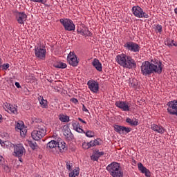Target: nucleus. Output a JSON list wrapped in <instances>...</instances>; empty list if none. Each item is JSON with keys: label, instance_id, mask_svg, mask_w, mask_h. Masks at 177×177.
I'll list each match as a JSON object with an SVG mask.
<instances>
[{"label": "nucleus", "instance_id": "1", "mask_svg": "<svg viewBox=\"0 0 177 177\" xmlns=\"http://www.w3.org/2000/svg\"><path fill=\"white\" fill-rule=\"evenodd\" d=\"M141 74L145 77L151 74H161L162 73V63L161 62H151L145 61L140 66Z\"/></svg>", "mask_w": 177, "mask_h": 177}, {"label": "nucleus", "instance_id": "2", "mask_svg": "<svg viewBox=\"0 0 177 177\" xmlns=\"http://www.w3.org/2000/svg\"><path fill=\"white\" fill-rule=\"evenodd\" d=\"M115 60L123 68H129V70L136 68V61L131 55L121 53L116 55Z\"/></svg>", "mask_w": 177, "mask_h": 177}, {"label": "nucleus", "instance_id": "3", "mask_svg": "<svg viewBox=\"0 0 177 177\" xmlns=\"http://www.w3.org/2000/svg\"><path fill=\"white\" fill-rule=\"evenodd\" d=\"M106 171L110 174L112 177H123L124 172L121 170L120 163L113 162L106 167Z\"/></svg>", "mask_w": 177, "mask_h": 177}, {"label": "nucleus", "instance_id": "4", "mask_svg": "<svg viewBox=\"0 0 177 177\" xmlns=\"http://www.w3.org/2000/svg\"><path fill=\"white\" fill-rule=\"evenodd\" d=\"M59 22L63 26L65 31H75V24L70 19H60Z\"/></svg>", "mask_w": 177, "mask_h": 177}, {"label": "nucleus", "instance_id": "5", "mask_svg": "<svg viewBox=\"0 0 177 177\" xmlns=\"http://www.w3.org/2000/svg\"><path fill=\"white\" fill-rule=\"evenodd\" d=\"M132 13L138 19H149V16L147 13L143 11V9L139 6L132 7Z\"/></svg>", "mask_w": 177, "mask_h": 177}, {"label": "nucleus", "instance_id": "6", "mask_svg": "<svg viewBox=\"0 0 177 177\" xmlns=\"http://www.w3.org/2000/svg\"><path fill=\"white\" fill-rule=\"evenodd\" d=\"M124 48L129 52L138 53L140 50V46L133 41H127L124 44Z\"/></svg>", "mask_w": 177, "mask_h": 177}, {"label": "nucleus", "instance_id": "7", "mask_svg": "<svg viewBox=\"0 0 177 177\" xmlns=\"http://www.w3.org/2000/svg\"><path fill=\"white\" fill-rule=\"evenodd\" d=\"M45 135H46V130L42 128L34 130L31 133V136L34 140H41Z\"/></svg>", "mask_w": 177, "mask_h": 177}, {"label": "nucleus", "instance_id": "8", "mask_svg": "<svg viewBox=\"0 0 177 177\" xmlns=\"http://www.w3.org/2000/svg\"><path fill=\"white\" fill-rule=\"evenodd\" d=\"M35 55L38 59L45 60L46 56V48L41 46H35Z\"/></svg>", "mask_w": 177, "mask_h": 177}, {"label": "nucleus", "instance_id": "9", "mask_svg": "<svg viewBox=\"0 0 177 177\" xmlns=\"http://www.w3.org/2000/svg\"><path fill=\"white\" fill-rule=\"evenodd\" d=\"M87 86L88 89L93 93H97V92H99V82L94 80H90L87 82Z\"/></svg>", "mask_w": 177, "mask_h": 177}, {"label": "nucleus", "instance_id": "10", "mask_svg": "<svg viewBox=\"0 0 177 177\" xmlns=\"http://www.w3.org/2000/svg\"><path fill=\"white\" fill-rule=\"evenodd\" d=\"M24 151H26V149L21 144H17L14 145V152L13 156L15 157H23V154H24Z\"/></svg>", "mask_w": 177, "mask_h": 177}, {"label": "nucleus", "instance_id": "11", "mask_svg": "<svg viewBox=\"0 0 177 177\" xmlns=\"http://www.w3.org/2000/svg\"><path fill=\"white\" fill-rule=\"evenodd\" d=\"M167 106H168L167 112L169 113V114H170L171 115H174V114H176L177 100L169 101L167 104Z\"/></svg>", "mask_w": 177, "mask_h": 177}, {"label": "nucleus", "instance_id": "12", "mask_svg": "<svg viewBox=\"0 0 177 177\" xmlns=\"http://www.w3.org/2000/svg\"><path fill=\"white\" fill-rule=\"evenodd\" d=\"M67 61L71 66L73 67H77L78 66V59H77V55L74 52H71L67 57Z\"/></svg>", "mask_w": 177, "mask_h": 177}, {"label": "nucleus", "instance_id": "13", "mask_svg": "<svg viewBox=\"0 0 177 177\" xmlns=\"http://www.w3.org/2000/svg\"><path fill=\"white\" fill-rule=\"evenodd\" d=\"M3 107L6 111L10 114H17V106L12 105L8 102L3 104Z\"/></svg>", "mask_w": 177, "mask_h": 177}, {"label": "nucleus", "instance_id": "14", "mask_svg": "<svg viewBox=\"0 0 177 177\" xmlns=\"http://www.w3.org/2000/svg\"><path fill=\"white\" fill-rule=\"evenodd\" d=\"M15 19L19 24H24V21L27 20V15L24 12L17 11L15 12Z\"/></svg>", "mask_w": 177, "mask_h": 177}, {"label": "nucleus", "instance_id": "15", "mask_svg": "<svg viewBox=\"0 0 177 177\" xmlns=\"http://www.w3.org/2000/svg\"><path fill=\"white\" fill-rule=\"evenodd\" d=\"M116 107L122 110V111H129V105L124 101H117L115 104Z\"/></svg>", "mask_w": 177, "mask_h": 177}, {"label": "nucleus", "instance_id": "16", "mask_svg": "<svg viewBox=\"0 0 177 177\" xmlns=\"http://www.w3.org/2000/svg\"><path fill=\"white\" fill-rule=\"evenodd\" d=\"M138 170L140 171L141 174H145V176H151V173L150 172V170L146 168V167L143 166V164H142V162L138 163Z\"/></svg>", "mask_w": 177, "mask_h": 177}, {"label": "nucleus", "instance_id": "17", "mask_svg": "<svg viewBox=\"0 0 177 177\" xmlns=\"http://www.w3.org/2000/svg\"><path fill=\"white\" fill-rule=\"evenodd\" d=\"M63 133L66 140H71L74 138V135H73V133H71V130L68 127L64 128Z\"/></svg>", "mask_w": 177, "mask_h": 177}, {"label": "nucleus", "instance_id": "18", "mask_svg": "<svg viewBox=\"0 0 177 177\" xmlns=\"http://www.w3.org/2000/svg\"><path fill=\"white\" fill-rule=\"evenodd\" d=\"M73 129L78 132V133H85V131L82 129V127L80 125V122L77 121H73L72 122Z\"/></svg>", "mask_w": 177, "mask_h": 177}, {"label": "nucleus", "instance_id": "19", "mask_svg": "<svg viewBox=\"0 0 177 177\" xmlns=\"http://www.w3.org/2000/svg\"><path fill=\"white\" fill-rule=\"evenodd\" d=\"M102 156H104V152L100 151L99 149H97L93 152V155L91 156V158L93 161H99V158H100Z\"/></svg>", "mask_w": 177, "mask_h": 177}, {"label": "nucleus", "instance_id": "20", "mask_svg": "<svg viewBox=\"0 0 177 177\" xmlns=\"http://www.w3.org/2000/svg\"><path fill=\"white\" fill-rule=\"evenodd\" d=\"M151 129L154 131V132H157L158 133H164V132H165V129H164L162 126L157 125L156 124H152L151 125Z\"/></svg>", "mask_w": 177, "mask_h": 177}, {"label": "nucleus", "instance_id": "21", "mask_svg": "<svg viewBox=\"0 0 177 177\" xmlns=\"http://www.w3.org/2000/svg\"><path fill=\"white\" fill-rule=\"evenodd\" d=\"M92 66L95 67V68L97 70V71H99L100 73L102 71L103 66H102V63L99 59L95 58L93 61L92 62Z\"/></svg>", "mask_w": 177, "mask_h": 177}, {"label": "nucleus", "instance_id": "22", "mask_svg": "<svg viewBox=\"0 0 177 177\" xmlns=\"http://www.w3.org/2000/svg\"><path fill=\"white\" fill-rule=\"evenodd\" d=\"M126 122L131 125V127H138L139 125V120L136 118L131 119V118H126Z\"/></svg>", "mask_w": 177, "mask_h": 177}, {"label": "nucleus", "instance_id": "23", "mask_svg": "<svg viewBox=\"0 0 177 177\" xmlns=\"http://www.w3.org/2000/svg\"><path fill=\"white\" fill-rule=\"evenodd\" d=\"M77 32L81 35H85L86 37H92V32L89 31L87 27H83L80 30H77Z\"/></svg>", "mask_w": 177, "mask_h": 177}, {"label": "nucleus", "instance_id": "24", "mask_svg": "<svg viewBox=\"0 0 177 177\" xmlns=\"http://www.w3.org/2000/svg\"><path fill=\"white\" fill-rule=\"evenodd\" d=\"M57 149L59 150V153H64L67 150V146L66 145V142H60L57 144Z\"/></svg>", "mask_w": 177, "mask_h": 177}, {"label": "nucleus", "instance_id": "25", "mask_svg": "<svg viewBox=\"0 0 177 177\" xmlns=\"http://www.w3.org/2000/svg\"><path fill=\"white\" fill-rule=\"evenodd\" d=\"M38 100L42 109H48V100L44 99V97L41 95L38 97Z\"/></svg>", "mask_w": 177, "mask_h": 177}, {"label": "nucleus", "instance_id": "26", "mask_svg": "<svg viewBox=\"0 0 177 177\" xmlns=\"http://www.w3.org/2000/svg\"><path fill=\"white\" fill-rule=\"evenodd\" d=\"M58 118L61 122H70V117L66 114H59Z\"/></svg>", "mask_w": 177, "mask_h": 177}, {"label": "nucleus", "instance_id": "27", "mask_svg": "<svg viewBox=\"0 0 177 177\" xmlns=\"http://www.w3.org/2000/svg\"><path fill=\"white\" fill-rule=\"evenodd\" d=\"M165 45H166L169 48H172V46H177V42H175V40H172L171 39H167L165 41Z\"/></svg>", "mask_w": 177, "mask_h": 177}, {"label": "nucleus", "instance_id": "28", "mask_svg": "<svg viewBox=\"0 0 177 177\" xmlns=\"http://www.w3.org/2000/svg\"><path fill=\"white\" fill-rule=\"evenodd\" d=\"M57 142L55 140L50 141L47 144V149H57Z\"/></svg>", "mask_w": 177, "mask_h": 177}, {"label": "nucleus", "instance_id": "29", "mask_svg": "<svg viewBox=\"0 0 177 177\" xmlns=\"http://www.w3.org/2000/svg\"><path fill=\"white\" fill-rule=\"evenodd\" d=\"M113 128L114 131H115V132H117L118 133H120V135L124 134V126L115 124Z\"/></svg>", "mask_w": 177, "mask_h": 177}, {"label": "nucleus", "instance_id": "30", "mask_svg": "<svg viewBox=\"0 0 177 177\" xmlns=\"http://www.w3.org/2000/svg\"><path fill=\"white\" fill-rule=\"evenodd\" d=\"M53 66L55 68H66L67 67V64L62 62L55 63Z\"/></svg>", "mask_w": 177, "mask_h": 177}, {"label": "nucleus", "instance_id": "31", "mask_svg": "<svg viewBox=\"0 0 177 177\" xmlns=\"http://www.w3.org/2000/svg\"><path fill=\"white\" fill-rule=\"evenodd\" d=\"M80 175V167H75L73 171L69 173V177H75Z\"/></svg>", "mask_w": 177, "mask_h": 177}, {"label": "nucleus", "instance_id": "32", "mask_svg": "<svg viewBox=\"0 0 177 177\" xmlns=\"http://www.w3.org/2000/svg\"><path fill=\"white\" fill-rule=\"evenodd\" d=\"M22 128H24V123L23 122V121H19L15 123L16 131H20L21 129H22Z\"/></svg>", "mask_w": 177, "mask_h": 177}, {"label": "nucleus", "instance_id": "33", "mask_svg": "<svg viewBox=\"0 0 177 177\" xmlns=\"http://www.w3.org/2000/svg\"><path fill=\"white\" fill-rule=\"evenodd\" d=\"M29 146L32 149V150H37V149H38V145L36 142H30Z\"/></svg>", "mask_w": 177, "mask_h": 177}, {"label": "nucleus", "instance_id": "34", "mask_svg": "<svg viewBox=\"0 0 177 177\" xmlns=\"http://www.w3.org/2000/svg\"><path fill=\"white\" fill-rule=\"evenodd\" d=\"M85 133L87 138H93V136H95V132L92 131H87L86 132L84 131V133Z\"/></svg>", "mask_w": 177, "mask_h": 177}, {"label": "nucleus", "instance_id": "35", "mask_svg": "<svg viewBox=\"0 0 177 177\" xmlns=\"http://www.w3.org/2000/svg\"><path fill=\"white\" fill-rule=\"evenodd\" d=\"M156 32H159V34H161L162 32V26L158 24L156 26Z\"/></svg>", "mask_w": 177, "mask_h": 177}, {"label": "nucleus", "instance_id": "36", "mask_svg": "<svg viewBox=\"0 0 177 177\" xmlns=\"http://www.w3.org/2000/svg\"><path fill=\"white\" fill-rule=\"evenodd\" d=\"M66 169H68V171H71L73 168V163L70 162V161H66Z\"/></svg>", "mask_w": 177, "mask_h": 177}, {"label": "nucleus", "instance_id": "37", "mask_svg": "<svg viewBox=\"0 0 177 177\" xmlns=\"http://www.w3.org/2000/svg\"><path fill=\"white\" fill-rule=\"evenodd\" d=\"M31 2H36L37 3H42L43 5H45L46 2H48V0H30Z\"/></svg>", "mask_w": 177, "mask_h": 177}, {"label": "nucleus", "instance_id": "38", "mask_svg": "<svg viewBox=\"0 0 177 177\" xmlns=\"http://www.w3.org/2000/svg\"><path fill=\"white\" fill-rule=\"evenodd\" d=\"M130 86H131V88H134V89H136V86H138V82L136 80H133L130 84Z\"/></svg>", "mask_w": 177, "mask_h": 177}, {"label": "nucleus", "instance_id": "39", "mask_svg": "<svg viewBox=\"0 0 177 177\" xmlns=\"http://www.w3.org/2000/svg\"><path fill=\"white\" fill-rule=\"evenodd\" d=\"M132 131V129L131 127H124L123 129V133H129Z\"/></svg>", "mask_w": 177, "mask_h": 177}, {"label": "nucleus", "instance_id": "40", "mask_svg": "<svg viewBox=\"0 0 177 177\" xmlns=\"http://www.w3.org/2000/svg\"><path fill=\"white\" fill-rule=\"evenodd\" d=\"M20 133L21 136H24L26 133H27V129H26V127H24V128L21 129Z\"/></svg>", "mask_w": 177, "mask_h": 177}, {"label": "nucleus", "instance_id": "41", "mask_svg": "<svg viewBox=\"0 0 177 177\" xmlns=\"http://www.w3.org/2000/svg\"><path fill=\"white\" fill-rule=\"evenodd\" d=\"M94 143V146H99L100 145V142H102V140L100 138L95 139L93 140Z\"/></svg>", "mask_w": 177, "mask_h": 177}, {"label": "nucleus", "instance_id": "42", "mask_svg": "<svg viewBox=\"0 0 177 177\" xmlns=\"http://www.w3.org/2000/svg\"><path fill=\"white\" fill-rule=\"evenodd\" d=\"M0 145H1V146H3V147H5V146H8V145H9V142L8 141H2L1 139H0Z\"/></svg>", "mask_w": 177, "mask_h": 177}, {"label": "nucleus", "instance_id": "43", "mask_svg": "<svg viewBox=\"0 0 177 177\" xmlns=\"http://www.w3.org/2000/svg\"><path fill=\"white\" fill-rule=\"evenodd\" d=\"M82 147L85 149V150H88V149L89 148V145L88 144V142H84L82 144Z\"/></svg>", "mask_w": 177, "mask_h": 177}, {"label": "nucleus", "instance_id": "44", "mask_svg": "<svg viewBox=\"0 0 177 177\" xmlns=\"http://www.w3.org/2000/svg\"><path fill=\"white\" fill-rule=\"evenodd\" d=\"M88 147L91 149V147H95V144L93 142V140L90 141L89 142H88Z\"/></svg>", "mask_w": 177, "mask_h": 177}, {"label": "nucleus", "instance_id": "45", "mask_svg": "<svg viewBox=\"0 0 177 177\" xmlns=\"http://www.w3.org/2000/svg\"><path fill=\"white\" fill-rule=\"evenodd\" d=\"M71 102L75 104H77V103H78V100L77 98H72L71 99Z\"/></svg>", "mask_w": 177, "mask_h": 177}, {"label": "nucleus", "instance_id": "46", "mask_svg": "<svg viewBox=\"0 0 177 177\" xmlns=\"http://www.w3.org/2000/svg\"><path fill=\"white\" fill-rule=\"evenodd\" d=\"M79 121H80V122H82V124H86V122L84 121V120H82V118H78Z\"/></svg>", "mask_w": 177, "mask_h": 177}, {"label": "nucleus", "instance_id": "47", "mask_svg": "<svg viewBox=\"0 0 177 177\" xmlns=\"http://www.w3.org/2000/svg\"><path fill=\"white\" fill-rule=\"evenodd\" d=\"M15 86H17V88H21V86H20V83L16 82L15 84Z\"/></svg>", "mask_w": 177, "mask_h": 177}, {"label": "nucleus", "instance_id": "48", "mask_svg": "<svg viewBox=\"0 0 177 177\" xmlns=\"http://www.w3.org/2000/svg\"><path fill=\"white\" fill-rule=\"evenodd\" d=\"M3 161V157L0 155V163Z\"/></svg>", "mask_w": 177, "mask_h": 177}, {"label": "nucleus", "instance_id": "49", "mask_svg": "<svg viewBox=\"0 0 177 177\" xmlns=\"http://www.w3.org/2000/svg\"><path fill=\"white\" fill-rule=\"evenodd\" d=\"M83 111H88L87 109L85 108V105H83Z\"/></svg>", "mask_w": 177, "mask_h": 177}, {"label": "nucleus", "instance_id": "50", "mask_svg": "<svg viewBox=\"0 0 177 177\" xmlns=\"http://www.w3.org/2000/svg\"><path fill=\"white\" fill-rule=\"evenodd\" d=\"M21 157L22 156L18 157L19 161H20V162H23V160H21Z\"/></svg>", "mask_w": 177, "mask_h": 177}, {"label": "nucleus", "instance_id": "51", "mask_svg": "<svg viewBox=\"0 0 177 177\" xmlns=\"http://www.w3.org/2000/svg\"><path fill=\"white\" fill-rule=\"evenodd\" d=\"M174 13H176V15H177V8H176L174 9Z\"/></svg>", "mask_w": 177, "mask_h": 177}, {"label": "nucleus", "instance_id": "52", "mask_svg": "<svg viewBox=\"0 0 177 177\" xmlns=\"http://www.w3.org/2000/svg\"><path fill=\"white\" fill-rule=\"evenodd\" d=\"M1 120H2V115H0V122H1Z\"/></svg>", "mask_w": 177, "mask_h": 177}, {"label": "nucleus", "instance_id": "53", "mask_svg": "<svg viewBox=\"0 0 177 177\" xmlns=\"http://www.w3.org/2000/svg\"><path fill=\"white\" fill-rule=\"evenodd\" d=\"M174 115H176L177 116V111L176 112V113L174 114Z\"/></svg>", "mask_w": 177, "mask_h": 177}]
</instances>
